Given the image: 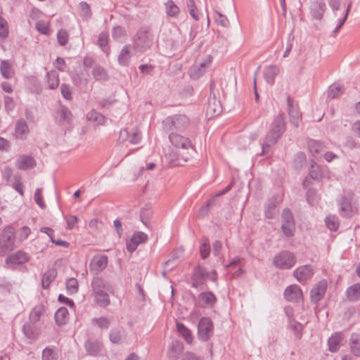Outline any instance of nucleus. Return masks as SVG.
Listing matches in <instances>:
<instances>
[{"instance_id":"nucleus-1","label":"nucleus","mask_w":360,"mask_h":360,"mask_svg":"<svg viewBox=\"0 0 360 360\" xmlns=\"http://www.w3.org/2000/svg\"><path fill=\"white\" fill-rule=\"evenodd\" d=\"M285 130L284 114L279 113L270 124L269 130L262 143L261 155H266L271 152V147L282 137Z\"/></svg>"},{"instance_id":"nucleus-2","label":"nucleus","mask_w":360,"mask_h":360,"mask_svg":"<svg viewBox=\"0 0 360 360\" xmlns=\"http://www.w3.org/2000/svg\"><path fill=\"white\" fill-rule=\"evenodd\" d=\"M92 295L95 303L99 307L106 308L110 304V294H113L112 285L102 277H94L91 283Z\"/></svg>"},{"instance_id":"nucleus-3","label":"nucleus","mask_w":360,"mask_h":360,"mask_svg":"<svg viewBox=\"0 0 360 360\" xmlns=\"http://www.w3.org/2000/svg\"><path fill=\"white\" fill-rule=\"evenodd\" d=\"M208 280L217 282V272L215 269L209 272L205 266L200 264L193 269L191 275V286L193 288L202 290L205 288Z\"/></svg>"},{"instance_id":"nucleus-4","label":"nucleus","mask_w":360,"mask_h":360,"mask_svg":"<svg viewBox=\"0 0 360 360\" xmlns=\"http://www.w3.org/2000/svg\"><path fill=\"white\" fill-rule=\"evenodd\" d=\"M153 44V34L147 27H141L133 38L132 46L139 53H144Z\"/></svg>"},{"instance_id":"nucleus-5","label":"nucleus","mask_w":360,"mask_h":360,"mask_svg":"<svg viewBox=\"0 0 360 360\" xmlns=\"http://www.w3.org/2000/svg\"><path fill=\"white\" fill-rule=\"evenodd\" d=\"M190 124L189 118L185 115L168 116L162 121L163 129L167 132L184 131Z\"/></svg>"},{"instance_id":"nucleus-6","label":"nucleus","mask_w":360,"mask_h":360,"mask_svg":"<svg viewBox=\"0 0 360 360\" xmlns=\"http://www.w3.org/2000/svg\"><path fill=\"white\" fill-rule=\"evenodd\" d=\"M15 229L12 225L6 226L0 234V255L4 256L15 248Z\"/></svg>"},{"instance_id":"nucleus-7","label":"nucleus","mask_w":360,"mask_h":360,"mask_svg":"<svg viewBox=\"0 0 360 360\" xmlns=\"http://www.w3.org/2000/svg\"><path fill=\"white\" fill-rule=\"evenodd\" d=\"M354 195V193L349 192L347 194L339 196L338 200L339 212L345 218H351L356 212V208L352 203Z\"/></svg>"},{"instance_id":"nucleus-8","label":"nucleus","mask_w":360,"mask_h":360,"mask_svg":"<svg viewBox=\"0 0 360 360\" xmlns=\"http://www.w3.org/2000/svg\"><path fill=\"white\" fill-rule=\"evenodd\" d=\"M273 263L278 269H289L295 264L296 257L292 252L283 250L274 256Z\"/></svg>"},{"instance_id":"nucleus-9","label":"nucleus","mask_w":360,"mask_h":360,"mask_svg":"<svg viewBox=\"0 0 360 360\" xmlns=\"http://www.w3.org/2000/svg\"><path fill=\"white\" fill-rule=\"evenodd\" d=\"M281 230L286 237H292L295 231V222L290 209L285 208L281 214Z\"/></svg>"},{"instance_id":"nucleus-10","label":"nucleus","mask_w":360,"mask_h":360,"mask_svg":"<svg viewBox=\"0 0 360 360\" xmlns=\"http://www.w3.org/2000/svg\"><path fill=\"white\" fill-rule=\"evenodd\" d=\"M214 333V326L208 317H202L198 326V338L202 342L208 341Z\"/></svg>"},{"instance_id":"nucleus-11","label":"nucleus","mask_w":360,"mask_h":360,"mask_svg":"<svg viewBox=\"0 0 360 360\" xmlns=\"http://www.w3.org/2000/svg\"><path fill=\"white\" fill-rule=\"evenodd\" d=\"M325 0H311L309 1V16L312 20L321 21L326 11Z\"/></svg>"},{"instance_id":"nucleus-12","label":"nucleus","mask_w":360,"mask_h":360,"mask_svg":"<svg viewBox=\"0 0 360 360\" xmlns=\"http://www.w3.org/2000/svg\"><path fill=\"white\" fill-rule=\"evenodd\" d=\"M108 258L105 255H96L93 257L89 264L90 271L94 274H99L108 266Z\"/></svg>"},{"instance_id":"nucleus-13","label":"nucleus","mask_w":360,"mask_h":360,"mask_svg":"<svg viewBox=\"0 0 360 360\" xmlns=\"http://www.w3.org/2000/svg\"><path fill=\"white\" fill-rule=\"evenodd\" d=\"M30 259V255L27 252L22 250H18L6 257L5 259V264L8 266L21 265L27 262Z\"/></svg>"},{"instance_id":"nucleus-14","label":"nucleus","mask_w":360,"mask_h":360,"mask_svg":"<svg viewBox=\"0 0 360 360\" xmlns=\"http://www.w3.org/2000/svg\"><path fill=\"white\" fill-rule=\"evenodd\" d=\"M327 287L328 283L325 279L321 280L316 283L310 292L311 301L314 303H317L321 300L326 294Z\"/></svg>"},{"instance_id":"nucleus-15","label":"nucleus","mask_w":360,"mask_h":360,"mask_svg":"<svg viewBox=\"0 0 360 360\" xmlns=\"http://www.w3.org/2000/svg\"><path fill=\"white\" fill-rule=\"evenodd\" d=\"M293 275L300 283L304 284L311 278L313 267L309 264L301 266L294 271Z\"/></svg>"},{"instance_id":"nucleus-16","label":"nucleus","mask_w":360,"mask_h":360,"mask_svg":"<svg viewBox=\"0 0 360 360\" xmlns=\"http://www.w3.org/2000/svg\"><path fill=\"white\" fill-rule=\"evenodd\" d=\"M169 139L171 143L176 148H181L183 149H188L193 148V145L189 139L184 137L176 132H169Z\"/></svg>"},{"instance_id":"nucleus-17","label":"nucleus","mask_w":360,"mask_h":360,"mask_svg":"<svg viewBox=\"0 0 360 360\" xmlns=\"http://www.w3.org/2000/svg\"><path fill=\"white\" fill-rule=\"evenodd\" d=\"M212 63V57L208 56L207 58L200 64L194 65L189 71L191 77L197 79L201 77Z\"/></svg>"},{"instance_id":"nucleus-18","label":"nucleus","mask_w":360,"mask_h":360,"mask_svg":"<svg viewBox=\"0 0 360 360\" xmlns=\"http://www.w3.org/2000/svg\"><path fill=\"white\" fill-rule=\"evenodd\" d=\"M287 104L288 108V115L290 117V122L295 127H298L300 121L301 120V113L299 111L297 105H294L293 101L291 100L290 96L287 98Z\"/></svg>"},{"instance_id":"nucleus-19","label":"nucleus","mask_w":360,"mask_h":360,"mask_svg":"<svg viewBox=\"0 0 360 360\" xmlns=\"http://www.w3.org/2000/svg\"><path fill=\"white\" fill-rule=\"evenodd\" d=\"M284 297L288 301L299 302L303 297L302 289L297 285H291L285 288Z\"/></svg>"},{"instance_id":"nucleus-20","label":"nucleus","mask_w":360,"mask_h":360,"mask_svg":"<svg viewBox=\"0 0 360 360\" xmlns=\"http://www.w3.org/2000/svg\"><path fill=\"white\" fill-rule=\"evenodd\" d=\"M86 353L91 356H98L103 351V344L98 340L88 339L84 342Z\"/></svg>"},{"instance_id":"nucleus-21","label":"nucleus","mask_w":360,"mask_h":360,"mask_svg":"<svg viewBox=\"0 0 360 360\" xmlns=\"http://www.w3.org/2000/svg\"><path fill=\"white\" fill-rule=\"evenodd\" d=\"M15 165L18 169L27 170L34 168L36 166V161L30 155H22L18 157Z\"/></svg>"},{"instance_id":"nucleus-22","label":"nucleus","mask_w":360,"mask_h":360,"mask_svg":"<svg viewBox=\"0 0 360 360\" xmlns=\"http://www.w3.org/2000/svg\"><path fill=\"white\" fill-rule=\"evenodd\" d=\"M30 132L28 125L25 120L19 119L15 125L14 135L16 139L25 140Z\"/></svg>"},{"instance_id":"nucleus-23","label":"nucleus","mask_w":360,"mask_h":360,"mask_svg":"<svg viewBox=\"0 0 360 360\" xmlns=\"http://www.w3.org/2000/svg\"><path fill=\"white\" fill-rule=\"evenodd\" d=\"M342 341L343 334L340 332L335 333L328 340V350L330 352H338L342 344Z\"/></svg>"},{"instance_id":"nucleus-24","label":"nucleus","mask_w":360,"mask_h":360,"mask_svg":"<svg viewBox=\"0 0 360 360\" xmlns=\"http://www.w3.org/2000/svg\"><path fill=\"white\" fill-rule=\"evenodd\" d=\"M109 338L113 344H122L126 338V331L123 328H113L110 332Z\"/></svg>"},{"instance_id":"nucleus-25","label":"nucleus","mask_w":360,"mask_h":360,"mask_svg":"<svg viewBox=\"0 0 360 360\" xmlns=\"http://www.w3.org/2000/svg\"><path fill=\"white\" fill-rule=\"evenodd\" d=\"M221 111L222 107L220 101L215 96L210 97L207 104V113L211 116H217Z\"/></svg>"},{"instance_id":"nucleus-26","label":"nucleus","mask_w":360,"mask_h":360,"mask_svg":"<svg viewBox=\"0 0 360 360\" xmlns=\"http://www.w3.org/2000/svg\"><path fill=\"white\" fill-rule=\"evenodd\" d=\"M184 351L183 342L180 340H173L169 346L168 355L171 359H176Z\"/></svg>"},{"instance_id":"nucleus-27","label":"nucleus","mask_w":360,"mask_h":360,"mask_svg":"<svg viewBox=\"0 0 360 360\" xmlns=\"http://www.w3.org/2000/svg\"><path fill=\"white\" fill-rule=\"evenodd\" d=\"M307 144L310 153L315 158L324 152L325 146L321 141L311 139Z\"/></svg>"},{"instance_id":"nucleus-28","label":"nucleus","mask_w":360,"mask_h":360,"mask_svg":"<svg viewBox=\"0 0 360 360\" xmlns=\"http://www.w3.org/2000/svg\"><path fill=\"white\" fill-rule=\"evenodd\" d=\"M22 333L24 335L32 340H35L39 338V333L33 323H26L22 326Z\"/></svg>"},{"instance_id":"nucleus-29","label":"nucleus","mask_w":360,"mask_h":360,"mask_svg":"<svg viewBox=\"0 0 360 360\" xmlns=\"http://www.w3.org/2000/svg\"><path fill=\"white\" fill-rule=\"evenodd\" d=\"M348 301L355 302L360 300V283H354L346 290Z\"/></svg>"},{"instance_id":"nucleus-30","label":"nucleus","mask_w":360,"mask_h":360,"mask_svg":"<svg viewBox=\"0 0 360 360\" xmlns=\"http://www.w3.org/2000/svg\"><path fill=\"white\" fill-rule=\"evenodd\" d=\"M349 345L351 352L356 357H360V335L352 333L349 338Z\"/></svg>"},{"instance_id":"nucleus-31","label":"nucleus","mask_w":360,"mask_h":360,"mask_svg":"<svg viewBox=\"0 0 360 360\" xmlns=\"http://www.w3.org/2000/svg\"><path fill=\"white\" fill-rule=\"evenodd\" d=\"M54 318L58 326H61L65 325L69 320L68 310L65 307H60L56 311Z\"/></svg>"},{"instance_id":"nucleus-32","label":"nucleus","mask_w":360,"mask_h":360,"mask_svg":"<svg viewBox=\"0 0 360 360\" xmlns=\"http://www.w3.org/2000/svg\"><path fill=\"white\" fill-rule=\"evenodd\" d=\"M279 73V68L277 65H270L265 68L264 77L269 84H274L276 76Z\"/></svg>"},{"instance_id":"nucleus-33","label":"nucleus","mask_w":360,"mask_h":360,"mask_svg":"<svg viewBox=\"0 0 360 360\" xmlns=\"http://www.w3.org/2000/svg\"><path fill=\"white\" fill-rule=\"evenodd\" d=\"M198 299L202 302L204 307H212L217 302V297L212 292H201L198 295Z\"/></svg>"},{"instance_id":"nucleus-34","label":"nucleus","mask_w":360,"mask_h":360,"mask_svg":"<svg viewBox=\"0 0 360 360\" xmlns=\"http://www.w3.org/2000/svg\"><path fill=\"white\" fill-rule=\"evenodd\" d=\"M46 81L49 89H56L59 85V75L55 70L47 72Z\"/></svg>"},{"instance_id":"nucleus-35","label":"nucleus","mask_w":360,"mask_h":360,"mask_svg":"<svg viewBox=\"0 0 360 360\" xmlns=\"http://www.w3.org/2000/svg\"><path fill=\"white\" fill-rule=\"evenodd\" d=\"M57 271L55 269H49L46 271L41 279V285L44 289H48L51 285V283L54 281L56 278Z\"/></svg>"},{"instance_id":"nucleus-36","label":"nucleus","mask_w":360,"mask_h":360,"mask_svg":"<svg viewBox=\"0 0 360 360\" xmlns=\"http://www.w3.org/2000/svg\"><path fill=\"white\" fill-rule=\"evenodd\" d=\"M121 137L127 136L129 141L132 144L138 143L141 139V133L137 129H133L130 133L127 129L121 130L120 132Z\"/></svg>"},{"instance_id":"nucleus-37","label":"nucleus","mask_w":360,"mask_h":360,"mask_svg":"<svg viewBox=\"0 0 360 360\" xmlns=\"http://www.w3.org/2000/svg\"><path fill=\"white\" fill-rule=\"evenodd\" d=\"M44 311L45 309L44 304H39L35 305L30 313V321L33 323L38 322L40 319L41 314L44 313Z\"/></svg>"},{"instance_id":"nucleus-38","label":"nucleus","mask_w":360,"mask_h":360,"mask_svg":"<svg viewBox=\"0 0 360 360\" xmlns=\"http://www.w3.org/2000/svg\"><path fill=\"white\" fill-rule=\"evenodd\" d=\"M165 12L167 16L171 18H176L179 13L180 9L179 6L172 1L168 0L164 4Z\"/></svg>"},{"instance_id":"nucleus-39","label":"nucleus","mask_w":360,"mask_h":360,"mask_svg":"<svg viewBox=\"0 0 360 360\" xmlns=\"http://www.w3.org/2000/svg\"><path fill=\"white\" fill-rule=\"evenodd\" d=\"M131 45H125L121 50L118 56V62L122 66H128L130 63L129 48Z\"/></svg>"},{"instance_id":"nucleus-40","label":"nucleus","mask_w":360,"mask_h":360,"mask_svg":"<svg viewBox=\"0 0 360 360\" xmlns=\"http://www.w3.org/2000/svg\"><path fill=\"white\" fill-rule=\"evenodd\" d=\"M89 121L95 123L97 125L103 124L105 122V117L95 110H91L86 115Z\"/></svg>"},{"instance_id":"nucleus-41","label":"nucleus","mask_w":360,"mask_h":360,"mask_svg":"<svg viewBox=\"0 0 360 360\" xmlns=\"http://www.w3.org/2000/svg\"><path fill=\"white\" fill-rule=\"evenodd\" d=\"M176 330L178 333L184 337L185 341L187 343L191 344L192 342L193 335L191 333V330L187 327H186L184 324L178 322L176 323Z\"/></svg>"},{"instance_id":"nucleus-42","label":"nucleus","mask_w":360,"mask_h":360,"mask_svg":"<svg viewBox=\"0 0 360 360\" xmlns=\"http://www.w3.org/2000/svg\"><path fill=\"white\" fill-rule=\"evenodd\" d=\"M289 327L293 331L297 338L300 339L302 336L304 326L292 318H289Z\"/></svg>"},{"instance_id":"nucleus-43","label":"nucleus","mask_w":360,"mask_h":360,"mask_svg":"<svg viewBox=\"0 0 360 360\" xmlns=\"http://www.w3.org/2000/svg\"><path fill=\"white\" fill-rule=\"evenodd\" d=\"M42 360H58V351L55 347H47L42 351Z\"/></svg>"},{"instance_id":"nucleus-44","label":"nucleus","mask_w":360,"mask_h":360,"mask_svg":"<svg viewBox=\"0 0 360 360\" xmlns=\"http://www.w3.org/2000/svg\"><path fill=\"white\" fill-rule=\"evenodd\" d=\"M60 117V123H69L71 120L72 113L70 110L65 106H61L57 111Z\"/></svg>"},{"instance_id":"nucleus-45","label":"nucleus","mask_w":360,"mask_h":360,"mask_svg":"<svg viewBox=\"0 0 360 360\" xmlns=\"http://www.w3.org/2000/svg\"><path fill=\"white\" fill-rule=\"evenodd\" d=\"M0 72L5 79H11L13 77V72L11 65L8 60H3L0 64Z\"/></svg>"},{"instance_id":"nucleus-46","label":"nucleus","mask_w":360,"mask_h":360,"mask_svg":"<svg viewBox=\"0 0 360 360\" xmlns=\"http://www.w3.org/2000/svg\"><path fill=\"white\" fill-rule=\"evenodd\" d=\"M98 44L104 53L106 54L109 53L110 47L108 46V34L107 32H103L100 33Z\"/></svg>"},{"instance_id":"nucleus-47","label":"nucleus","mask_w":360,"mask_h":360,"mask_svg":"<svg viewBox=\"0 0 360 360\" xmlns=\"http://www.w3.org/2000/svg\"><path fill=\"white\" fill-rule=\"evenodd\" d=\"M92 75L97 81H105L108 78L106 71L101 66H95L92 70Z\"/></svg>"},{"instance_id":"nucleus-48","label":"nucleus","mask_w":360,"mask_h":360,"mask_svg":"<svg viewBox=\"0 0 360 360\" xmlns=\"http://www.w3.org/2000/svg\"><path fill=\"white\" fill-rule=\"evenodd\" d=\"M343 93V87L342 85L333 84L330 85L328 90V97L330 98H335Z\"/></svg>"},{"instance_id":"nucleus-49","label":"nucleus","mask_w":360,"mask_h":360,"mask_svg":"<svg viewBox=\"0 0 360 360\" xmlns=\"http://www.w3.org/2000/svg\"><path fill=\"white\" fill-rule=\"evenodd\" d=\"M325 223L326 227L333 231H337L339 227V220L335 215L328 216L325 219Z\"/></svg>"},{"instance_id":"nucleus-50","label":"nucleus","mask_w":360,"mask_h":360,"mask_svg":"<svg viewBox=\"0 0 360 360\" xmlns=\"http://www.w3.org/2000/svg\"><path fill=\"white\" fill-rule=\"evenodd\" d=\"M210 253V245L207 238H204L200 246V254L202 259H207Z\"/></svg>"},{"instance_id":"nucleus-51","label":"nucleus","mask_w":360,"mask_h":360,"mask_svg":"<svg viewBox=\"0 0 360 360\" xmlns=\"http://www.w3.org/2000/svg\"><path fill=\"white\" fill-rule=\"evenodd\" d=\"M79 8H80V15L84 19L89 20L91 17V15H92L91 10L90 8V5L88 3H86L85 1L80 2L79 3Z\"/></svg>"},{"instance_id":"nucleus-52","label":"nucleus","mask_w":360,"mask_h":360,"mask_svg":"<svg viewBox=\"0 0 360 360\" xmlns=\"http://www.w3.org/2000/svg\"><path fill=\"white\" fill-rule=\"evenodd\" d=\"M37 30L45 35H50L51 31L50 30V24L49 22L40 20L37 22L35 26Z\"/></svg>"},{"instance_id":"nucleus-53","label":"nucleus","mask_w":360,"mask_h":360,"mask_svg":"<svg viewBox=\"0 0 360 360\" xmlns=\"http://www.w3.org/2000/svg\"><path fill=\"white\" fill-rule=\"evenodd\" d=\"M152 217V210L149 207H143L140 212V219L142 223L148 226L150 224V219Z\"/></svg>"},{"instance_id":"nucleus-54","label":"nucleus","mask_w":360,"mask_h":360,"mask_svg":"<svg viewBox=\"0 0 360 360\" xmlns=\"http://www.w3.org/2000/svg\"><path fill=\"white\" fill-rule=\"evenodd\" d=\"M91 323L93 325L98 326L101 329H108L110 325L109 319L105 316L94 318Z\"/></svg>"},{"instance_id":"nucleus-55","label":"nucleus","mask_w":360,"mask_h":360,"mask_svg":"<svg viewBox=\"0 0 360 360\" xmlns=\"http://www.w3.org/2000/svg\"><path fill=\"white\" fill-rule=\"evenodd\" d=\"M66 289L69 294L72 295L77 292L79 289L77 280L75 278H68L66 281Z\"/></svg>"},{"instance_id":"nucleus-56","label":"nucleus","mask_w":360,"mask_h":360,"mask_svg":"<svg viewBox=\"0 0 360 360\" xmlns=\"http://www.w3.org/2000/svg\"><path fill=\"white\" fill-rule=\"evenodd\" d=\"M276 202L271 200L265 207V216L268 219H273L276 215Z\"/></svg>"},{"instance_id":"nucleus-57","label":"nucleus","mask_w":360,"mask_h":360,"mask_svg":"<svg viewBox=\"0 0 360 360\" xmlns=\"http://www.w3.org/2000/svg\"><path fill=\"white\" fill-rule=\"evenodd\" d=\"M13 188L18 192L21 196L24 195L23 184L21 182V176L18 174L14 175V181L13 184Z\"/></svg>"},{"instance_id":"nucleus-58","label":"nucleus","mask_w":360,"mask_h":360,"mask_svg":"<svg viewBox=\"0 0 360 360\" xmlns=\"http://www.w3.org/2000/svg\"><path fill=\"white\" fill-rule=\"evenodd\" d=\"M186 5L191 16L195 20H198L199 19V17L194 0H186Z\"/></svg>"},{"instance_id":"nucleus-59","label":"nucleus","mask_w":360,"mask_h":360,"mask_svg":"<svg viewBox=\"0 0 360 360\" xmlns=\"http://www.w3.org/2000/svg\"><path fill=\"white\" fill-rule=\"evenodd\" d=\"M77 78H73L75 85L86 86L89 82V77L88 75H84L83 72H80L77 75Z\"/></svg>"},{"instance_id":"nucleus-60","label":"nucleus","mask_w":360,"mask_h":360,"mask_svg":"<svg viewBox=\"0 0 360 360\" xmlns=\"http://www.w3.org/2000/svg\"><path fill=\"white\" fill-rule=\"evenodd\" d=\"M214 18L217 23L224 27H226L229 25V21L227 17L218 11H215Z\"/></svg>"},{"instance_id":"nucleus-61","label":"nucleus","mask_w":360,"mask_h":360,"mask_svg":"<svg viewBox=\"0 0 360 360\" xmlns=\"http://www.w3.org/2000/svg\"><path fill=\"white\" fill-rule=\"evenodd\" d=\"M215 202V198H212L210 200H208L205 205H203L199 211V215L202 217H204L206 216L210 210V207L213 206L214 203Z\"/></svg>"},{"instance_id":"nucleus-62","label":"nucleus","mask_w":360,"mask_h":360,"mask_svg":"<svg viewBox=\"0 0 360 360\" xmlns=\"http://www.w3.org/2000/svg\"><path fill=\"white\" fill-rule=\"evenodd\" d=\"M8 35V25L7 21L0 16V37L5 39Z\"/></svg>"},{"instance_id":"nucleus-63","label":"nucleus","mask_w":360,"mask_h":360,"mask_svg":"<svg viewBox=\"0 0 360 360\" xmlns=\"http://www.w3.org/2000/svg\"><path fill=\"white\" fill-rule=\"evenodd\" d=\"M126 34L125 29L121 26L114 27L112 30V37L114 39L119 40Z\"/></svg>"},{"instance_id":"nucleus-64","label":"nucleus","mask_w":360,"mask_h":360,"mask_svg":"<svg viewBox=\"0 0 360 360\" xmlns=\"http://www.w3.org/2000/svg\"><path fill=\"white\" fill-rule=\"evenodd\" d=\"M57 39L60 45L65 46L68 42V34L65 30H60L57 33Z\"/></svg>"}]
</instances>
